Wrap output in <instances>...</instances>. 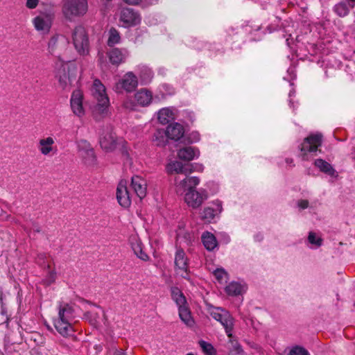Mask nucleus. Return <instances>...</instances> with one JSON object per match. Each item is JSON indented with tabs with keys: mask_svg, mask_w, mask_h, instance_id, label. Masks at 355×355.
I'll use <instances>...</instances> for the list:
<instances>
[{
	"mask_svg": "<svg viewBox=\"0 0 355 355\" xmlns=\"http://www.w3.org/2000/svg\"><path fill=\"white\" fill-rule=\"evenodd\" d=\"M224 236H225V238H224L225 239V242L226 243H228L230 241V236L227 234H225Z\"/></svg>",
	"mask_w": 355,
	"mask_h": 355,
	"instance_id": "55",
	"label": "nucleus"
},
{
	"mask_svg": "<svg viewBox=\"0 0 355 355\" xmlns=\"http://www.w3.org/2000/svg\"><path fill=\"white\" fill-rule=\"evenodd\" d=\"M168 173H182L187 175V164H183L179 161H172L169 162L166 167Z\"/></svg>",
	"mask_w": 355,
	"mask_h": 355,
	"instance_id": "32",
	"label": "nucleus"
},
{
	"mask_svg": "<svg viewBox=\"0 0 355 355\" xmlns=\"http://www.w3.org/2000/svg\"><path fill=\"white\" fill-rule=\"evenodd\" d=\"M92 93L96 100L94 112L102 115L107 114L110 106V99L106 94L105 87L99 80H94Z\"/></svg>",
	"mask_w": 355,
	"mask_h": 355,
	"instance_id": "5",
	"label": "nucleus"
},
{
	"mask_svg": "<svg viewBox=\"0 0 355 355\" xmlns=\"http://www.w3.org/2000/svg\"><path fill=\"white\" fill-rule=\"evenodd\" d=\"M350 8L349 3L347 5L345 3H340L334 6V11L340 17H345L349 13Z\"/></svg>",
	"mask_w": 355,
	"mask_h": 355,
	"instance_id": "36",
	"label": "nucleus"
},
{
	"mask_svg": "<svg viewBox=\"0 0 355 355\" xmlns=\"http://www.w3.org/2000/svg\"><path fill=\"white\" fill-rule=\"evenodd\" d=\"M216 190L212 193V194H214L218 192V188L217 185H216Z\"/></svg>",
	"mask_w": 355,
	"mask_h": 355,
	"instance_id": "56",
	"label": "nucleus"
},
{
	"mask_svg": "<svg viewBox=\"0 0 355 355\" xmlns=\"http://www.w3.org/2000/svg\"><path fill=\"white\" fill-rule=\"evenodd\" d=\"M119 20L123 28H130L139 25L141 17L139 13L132 8H125L119 13Z\"/></svg>",
	"mask_w": 355,
	"mask_h": 355,
	"instance_id": "15",
	"label": "nucleus"
},
{
	"mask_svg": "<svg viewBox=\"0 0 355 355\" xmlns=\"http://www.w3.org/2000/svg\"><path fill=\"white\" fill-rule=\"evenodd\" d=\"M178 157L184 161H191L200 156V151L197 148L187 146L178 150Z\"/></svg>",
	"mask_w": 355,
	"mask_h": 355,
	"instance_id": "28",
	"label": "nucleus"
},
{
	"mask_svg": "<svg viewBox=\"0 0 355 355\" xmlns=\"http://www.w3.org/2000/svg\"><path fill=\"white\" fill-rule=\"evenodd\" d=\"M225 291L229 296H239L242 295L245 290H225Z\"/></svg>",
	"mask_w": 355,
	"mask_h": 355,
	"instance_id": "48",
	"label": "nucleus"
},
{
	"mask_svg": "<svg viewBox=\"0 0 355 355\" xmlns=\"http://www.w3.org/2000/svg\"><path fill=\"white\" fill-rule=\"evenodd\" d=\"M124 141L122 139H118L114 133L107 132L103 135L100 138V144L103 149L106 151L114 150L117 145H123Z\"/></svg>",
	"mask_w": 355,
	"mask_h": 355,
	"instance_id": "20",
	"label": "nucleus"
},
{
	"mask_svg": "<svg viewBox=\"0 0 355 355\" xmlns=\"http://www.w3.org/2000/svg\"><path fill=\"white\" fill-rule=\"evenodd\" d=\"M322 144V135L319 133L310 135L299 146V157L302 160L309 161L317 155L318 148Z\"/></svg>",
	"mask_w": 355,
	"mask_h": 355,
	"instance_id": "4",
	"label": "nucleus"
},
{
	"mask_svg": "<svg viewBox=\"0 0 355 355\" xmlns=\"http://www.w3.org/2000/svg\"><path fill=\"white\" fill-rule=\"evenodd\" d=\"M295 91L294 89H292L290 92H289V94H288V97H289V105H290V107H293L294 108V103L292 101V97L295 96Z\"/></svg>",
	"mask_w": 355,
	"mask_h": 355,
	"instance_id": "50",
	"label": "nucleus"
},
{
	"mask_svg": "<svg viewBox=\"0 0 355 355\" xmlns=\"http://www.w3.org/2000/svg\"><path fill=\"white\" fill-rule=\"evenodd\" d=\"M309 246L311 249H316L320 247L322 244V238L316 233L311 232L308 236Z\"/></svg>",
	"mask_w": 355,
	"mask_h": 355,
	"instance_id": "34",
	"label": "nucleus"
},
{
	"mask_svg": "<svg viewBox=\"0 0 355 355\" xmlns=\"http://www.w3.org/2000/svg\"><path fill=\"white\" fill-rule=\"evenodd\" d=\"M37 148L40 154L44 157H51L56 155L58 148L55 144V137L50 135L40 138L38 140Z\"/></svg>",
	"mask_w": 355,
	"mask_h": 355,
	"instance_id": "16",
	"label": "nucleus"
},
{
	"mask_svg": "<svg viewBox=\"0 0 355 355\" xmlns=\"http://www.w3.org/2000/svg\"><path fill=\"white\" fill-rule=\"evenodd\" d=\"M199 345L205 355H216V352L211 343L205 340H200Z\"/></svg>",
	"mask_w": 355,
	"mask_h": 355,
	"instance_id": "39",
	"label": "nucleus"
},
{
	"mask_svg": "<svg viewBox=\"0 0 355 355\" xmlns=\"http://www.w3.org/2000/svg\"><path fill=\"white\" fill-rule=\"evenodd\" d=\"M157 119L162 125H166L173 121L175 116V109L173 107H164L157 113Z\"/></svg>",
	"mask_w": 355,
	"mask_h": 355,
	"instance_id": "29",
	"label": "nucleus"
},
{
	"mask_svg": "<svg viewBox=\"0 0 355 355\" xmlns=\"http://www.w3.org/2000/svg\"><path fill=\"white\" fill-rule=\"evenodd\" d=\"M287 72H288V75L290 76L291 79H295L296 78L295 69L293 67L288 68Z\"/></svg>",
	"mask_w": 355,
	"mask_h": 355,
	"instance_id": "51",
	"label": "nucleus"
},
{
	"mask_svg": "<svg viewBox=\"0 0 355 355\" xmlns=\"http://www.w3.org/2000/svg\"><path fill=\"white\" fill-rule=\"evenodd\" d=\"M135 70L138 74L139 84L146 85L152 81L153 71L150 67L145 64H139L135 67Z\"/></svg>",
	"mask_w": 355,
	"mask_h": 355,
	"instance_id": "24",
	"label": "nucleus"
},
{
	"mask_svg": "<svg viewBox=\"0 0 355 355\" xmlns=\"http://www.w3.org/2000/svg\"><path fill=\"white\" fill-rule=\"evenodd\" d=\"M153 101L152 92L146 88H141L135 93L133 98L127 97L123 102V107L130 111H136L139 107H148Z\"/></svg>",
	"mask_w": 355,
	"mask_h": 355,
	"instance_id": "3",
	"label": "nucleus"
},
{
	"mask_svg": "<svg viewBox=\"0 0 355 355\" xmlns=\"http://www.w3.org/2000/svg\"><path fill=\"white\" fill-rule=\"evenodd\" d=\"M187 355H194V354H192V353H189V354H187Z\"/></svg>",
	"mask_w": 355,
	"mask_h": 355,
	"instance_id": "58",
	"label": "nucleus"
},
{
	"mask_svg": "<svg viewBox=\"0 0 355 355\" xmlns=\"http://www.w3.org/2000/svg\"><path fill=\"white\" fill-rule=\"evenodd\" d=\"M315 166L322 173L331 176L337 177V173L334 167L327 162L322 159H317L314 162Z\"/></svg>",
	"mask_w": 355,
	"mask_h": 355,
	"instance_id": "31",
	"label": "nucleus"
},
{
	"mask_svg": "<svg viewBox=\"0 0 355 355\" xmlns=\"http://www.w3.org/2000/svg\"><path fill=\"white\" fill-rule=\"evenodd\" d=\"M350 8H354L355 5V0H348Z\"/></svg>",
	"mask_w": 355,
	"mask_h": 355,
	"instance_id": "54",
	"label": "nucleus"
},
{
	"mask_svg": "<svg viewBox=\"0 0 355 355\" xmlns=\"http://www.w3.org/2000/svg\"><path fill=\"white\" fill-rule=\"evenodd\" d=\"M201 240L203 245L208 251L211 252L218 248V241L212 233L208 231L204 232L202 234Z\"/></svg>",
	"mask_w": 355,
	"mask_h": 355,
	"instance_id": "30",
	"label": "nucleus"
},
{
	"mask_svg": "<svg viewBox=\"0 0 355 355\" xmlns=\"http://www.w3.org/2000/svg\"><path fill=\"white\" fill-rule=\"evenodd\" d=\"M67 44L65 37L56 35L50 38L47 47L49 53L58 58L54 67L55 76L60 87L64 89L72 84L76 77L78 69L73 62L64 61L60 58L61 53L65 50Z\"/></svg>",
	"mask_w": 355,
	"mask_h": 355,
	"instance_id": "1",
	"label": "nucleus"
},
{
	"mask_svg": "<svg viewBox=\"0 0 355 355\" xmlns=\"http://www.w3.org/2000/svg\"><path fill=\"white\" fill-rule=\"evenodd\" d=\"M129 55V51L125 48H114L108 52L110 62L117 66L124 63Z\"/></svg>",
	"mask_w": 355,
	"mask_h": 355,
	"instance_id": "21",
	"label": "nucleus"
},
{
	"mask_svg": "<svg viewBox=\"0 0 355 355\" xmlns=\"http://www.w3.org/2000/svg\"><path fill=\"white\" fill-rule=\"evenodd\" d=\"M171 296L172 299L178 307V313L180 320L187 327H193L195 321L191 316V313L186 297L181 292V290H172Z\"/></svg>",
	"mask_w": 355,
	"mask_h": 355,
	"instance_id": "6",
	"label": "nucleus"
},
{
	"mask_svg": "<svg viewBox=\"0 0 355 355\" xmlns=\"http://www.w3.org/2000/svg\"><path fill=\"white\" fill-rule=\"evenodd\" d=\"M159 94L156 95V97L165 98L167 95H171L174 93L173 89L168 85L164 84L159 87Z\"/></svg>",
	"mask_w": 355,
	"mask_h": 355,
	"instance_id": "37",
	"label": "nucleus"
},
{
	"mask_svg": "<svg viewBox=\"0 0 355 355\" xmlns=\"http://www.w3.org/2000/svg\"><path fill=\"white\" fill-rule=\"evenodd\" d=\"M200 182L198 177L191 176L187 177L182 180H179L178 178L175 179V190L178 195H185L188 190L193 189L198 186Z\"/></svg>",
	"mask_w": 355,
	"mask_h": 355,
	"instance_id": "17",
	"label": "nucleus"
},
{
	"mask_svg": "<svg viewBox=\"0 0 355 355\" xmlns=\"http://www.w3.org/2000/svg\"><path fill=\"white\" fill-rule=\"evenodd\" d=\"M166 130L159 129L154 134L153 140L157 142V145H164L166 141Z\"/></svg>",
	"mask_w": 355,
	"mask_h": 355,
	"instance_id": "38",
	"label": "nucleus"
},
{
	"mask_svg": "<svg viewBox=\"0 0 355 355\" xmlns=\"http://www.w3.org/2000/svg\"><path fill=\"white\" fill-rule=\"evenodd\" d=\"M121 41L120 33L115 28H111L108 31L107 45L113 46L118 44Z\"/></svg>",
	"mask_w": 355,
	"mask_h": 355,
	"instance_id": "33",
	"label": "nucleus"
},
{
	"mask_svg": "<svg viewBox=\"0 0 355 355\" xmlns=\"http://www.w3.org/2000/svg\"><path fill=\"white\" fill-rule=\"evenodd\" d=\"M53 19V13L47 11H40L38 15L32 19V23L37 32L42 35H46L51 31Z\"/></svg>",
	"mask_w": 355,
	"mask_h": 355,
	"instance_id": "11",
	"label": "nucleus"
},
{
	"mask_svg": "<svg viewBox=\"0 0 355 355\" xmlns=\"http://www.w3.org/2000/svg\"><path fill=\"white\" fill-rule=\"evenodd\" d=\"M262 3H266V0H259Z\"/></svg>",
	"mask_w": 355,
	"mask_h": 355,
	"instance_id": "57",
	"label": "nucleus"
},
{
	"mask_svg": "<svg viewBox=\"0 0 355 355\" xmlns=\"http://www.w3.org/2000/svg\"><path fill=\"white\" fill-rule=\"evenodd\" d=\"M46 258V254H39L36 258V262L40 266L44 267L46 266V277L43 279L44 285L45 286H49L51 283L54 282L56 277V273L53 270H50L49 263H46L45 259Z\"/></svg>",
	"mask_w": 355,
	"mask_h": 355,
	"instance_id": "25",
	"label": "nucleus"
},
{
	"mask_svg": "<svg viewBox=\"0 0 355 355\" xmlns=\"http://www.w3.org/2000/svg\"><path fill=\"white\" fill-rule=\"evenodd\" d=\"M182 114L184 118L189 122L192 123L195 120V114L191 111L184 110Z\"/></svg>",
	"mask_w": 355,
	"mask_h": 355,
	"instance_id": "46",
	"label": "nucleus"
},
{
	"mask_svg": "<svg viewBox=\"0 0 355 355\" xmlns=\"http://www.w3.org/2000/svg\"><path fill=\"white\" fill-rule=\"evenodd\" d=\"M200 139V134L198 132H192L190 133L188 140L190 143H196L199 141Z\"/></svg>",
	"mask_w": 355,
	"mask_h": 355,
	"instance_id": "45",
	"label": "nucleus"
},
{
	"mask_svg": "<svg viewBox=\"0 0 355 355\" xmlns=\"http://www.w3.org/2000/svg\"><path fill=\"white\" fill-rule=\"evenodd\" d=\"M223 202L219 199L212 200L200 213L201 219L209 223L218 220L223 211Z\"/></svg>",
	"mask_w": 355,
	"mask_h": 355,
	"instance_id": "12",
	"label": "nucleus"
},
{
	"mask_svg": "<svg viewBox=\"0 0 355 355\" xmlns=\"http://www.w3.org/2000/svg\"><path fill=\"white\" fill-rule=\"evenodd\" d=\"M247 285L243 279H237L236 280H234L231 282L228 286L225 288H243L246 287Z\"/></svg>",
	"mask_w": 355,
	"mask_h": 355,
	"instance_id": "43",
	"label": "nucleus"
},
{
	"mask_svg": "<svg viewBox=\"0 0 355 355\" xmlns=\"http://www.w3.org/2000/svg\"><path fill=\"white\" fill-rule=\"evenodd\" d=\"M76 145L79 157L84 164L87 166L96 164V155L89 142L85 139H80L77 141Z\"/></svg>",
	"mask_w": 355,
	"mask_h": 355,
	"instance_id": "14",
	"label": "nucleus"
},
{
	"mask_svg": "<svg viewBox=\"0 0 355 355\" xmlns=\"http://www.w3.org/2000/svg\"><path fill=\"white\" fill-rule=\"evenodd\" d=\"M285 163L286 166H292L293 165V160L291 158H286L285 159Z\"/></svg>",
	"mask_w": 355,
	"mask_h": 355,
	"instance_id": "52",
	"label": "nucleus"
},
{
	"mask_svg": "<svg viewBox=\"0 0 355 355\" xmlns=\"http://www.w3.org/2000/svg\"><path fill=\"white\" fill-rule=\"evenodd\" d=\"M309 201L304 199H300L297 201V207L299 210H303L309 207Z\"/></svg>",
	"mask_w": 355,
	"mask_h": 355,
	"instance_id": "47",
	"label": "nucleus"
},
{
	"mask_svg": "<svg viewBox=\"0 0 355 355\" xmlns=\"http://www.w3.org/2000/svg\"><path fill=\"white\" fill-rule=\"evenodd\" d=\"M74 318V310L67 303H60L58 307V317L54 320V326L60 334L68 336L73 334L72 322Z\"/></svg>",
	"mask_w": 355,
	"mask_h": 355,
	"instance_id": "2",
	"label": "nucleus"
},
{
	"mask_svg": "<svg viewBox=\"0 0 355 355\" xmlns=\"http://www.w3.org/2000/svg\"><path fill=\"white\" fill-rule=\"evenodd\" d=\"M87 8V0H62L63 15L69 20L84 15Z\"/></svg>",
	"mask_w": 355,
	"mask_h": 355,
	"instance_id": "8",
	"label": "nucleus"
},
{
	"mask_svg": "<svg viewBox=\"0 0 355 355\" xmlns=\"http://www.w3.org/2000/svg\"><path fill=\"white\" fill-rule=\"evenodd\" d=\"M184 128L179 123H173L169 124L166 129V135L167 138L178 141L183 137Z\"/></svg>",
	"mask_w": 355,
	"mask_h": 355,
	"instance_id": "27",
	"label": "nucleus"
},
{
	"mask_svg": "<svg viewBox=\"0 0 355 355\" xmlns=\"http://www.w3.org/2000/svg\"><path fill=\"white\" fill-rule=\"evenodd\" d=\"M123 1L130 5L141 3L143 7H146L157 3L158 0H123Z\"/></svg>",
	"mask_w": 355,
	"mask_h": 355,
	"instance_id": "42",
	"label": "nucleus"
},
{
	"mask_svg": "<svg viewBox=\"0 0 355 355\" xmlns=\"http://www.w3.org/2000/svg\"><path fill=\"white\" fill-rule=\"evenodd\" d=\"M207 312L210 315L220 324L225 328L227 336L232 338V330L234 327V319L230 313L221 307H215L211 304H207Z\"/></svg>",
	"mask_w": 355,
	"mask_h": 355,
	"instance_id": "7",
	"label": "nucleus"
},
{
	"mask_svg": "<svg viewBox=\"0 0 355 355\" xmlns=\"http://www.w3.org/2000/svg\"><path fill=\"white\" fill-rule=\"evenodd\" d=\"M70 106L73 114L78 117L81 118L85 115L83 93L81 90L76 89L72 92L70 99Z\"/></svg>",
	"mask_w": 355,
	"mask_h": 355,
	"instance_id": "19",
	"label": "nucleus"
},
{
	"mask_svg": "<svg viewBox=\"0 0 355 355\" xmlns=\"http://www.w3.org/2000/svg\"><path fill=\"white\" fill-rule=\"evenodd\" d=\"M207 198V192L202 188L198 190H196L195 188L188 190L184 197L185 203L193 209L199 208Z\"/></svg>",
	"mask_w": 355,
	"mask_h": 355,
	"instance_id": "13",
	"label": "nucleus"
},
{
	"mask_svg": "<svg viewBox=\"0 0 355 355\" xmlns=\"http://www.w3.org/2000/svg\"><path fill=\"white\" fill-rule=\"evenodd\" d=\"M73 43L80 55H85L89 51V42L87 33L82 26H76L72 35Z\"/></svg>",
	"mask_w": 355,
	"mask_h": 355,
	"instance_id": "9",
	"label": "nucleus"
},
{
	"mask_svg": "<svg viewBox=\"0 0 355 355\" xmlns=\"http://www.w3.org/2000/svg\"><path fill=\"white\" fill-rule=\"evenodd\" d=\"M216 280L220 284L226 283L228 279L227 272L223 268H217L213 272Z\"/></svg>",
	"mask_w": 355,
	"mask_h": 355,
	"instance_id": "35",
	"label": "nucleus"
},
{
	"mask_svg": "<svg viewBox=\"0 0 355 355\" xmlns=\"http://www.w3.org/2000/svg\"><path fill=\"white\" fill-rule=\"evenodd\" d=\"M113 355H126L122 349H116Z\"/></svg>",
	"mask_w": 355,
	"mask_h": 355,
	"instance_id": "53",
	"label": "nucleus"
},
{
	"mask_svg": "<svg viewBox=\"0 0 355 355\" xmlns=\"http://www.w3.org/2000/svg\"><path fill=\"white\" fill-rule=\"evenodd\" d=\"M129 241L135 254L141 260L147 261L148 256L143 250V245L139 236L136 234L131 235Z\"/></svg>",
	"mask_w": 355,
	"mask_h": 355,
	"instance_id": "26",
	"label": "nucleus"
},
{
	"mask_svg": "<svg viewBox=\"0 0 355 355\" xmlns=\"http://www.w3.org/2000/svg\"><path fill=\"white\" fill-rule=\"evenodd\" d=\"M289 355H309V353L305 348L297 345L291 349Z\"/></svg>",
	"mask_w": 355,
	"mask_h": 355,
	"instance_id": "44",
	"label": "nucleus"
},
{
	"mask_svg": "<svg viewBox=\"0 0 355 355\" xmlns=\"http://www.w3.org/2000/svg\"><path fill=\"white\" fill-rule=\"evenodd\" d=\"M230 343L232 345V348L230 349V353L232 355H244V352L242 349L241 345L238 343L236 340H230Z\"/></svg>",
	"mask_w": 355,
	"mask_h": 355,
	"instance_id": "40",
	"label": "nucleus"
},
{
	"mask_svg": "<svg viewBox=\"0 0 355 355\" xmlns=\"http://www.w3.org/2000/svg\"><path fill=\"white\" fill-rule=\"evenodd\" d=\"M187 175L193 172H202L204 171V166L200 163L187 164Z\"/></svg>",
	"mask_w": 355,
	"mask_h": 355,
	"instance_id": "41",
	"label": "nucleus"
},
{
	"mask_svg": "<svg viewBox=\"0 0 355 355\" xmlns=\"http://www.w3.org/2000/svg\"><path fill=\"white\" fill-rule=\"evenodd\" d=\"M116 198L118 202L123 207L127 208L130 205V196L125 181H121L119 183L116 189Z\"/></svg>",
	"mask_w": 355,
	"mask_h": 355,
	"instance_id": "22",
	"label": "nucleus"
},
{
	"mask_svg": "<svg viewBox=\"0 0 355 355\" xmlns=\"http://www.w3.org/2000/svg\"><path fill=\"white\" fill-rule=\"evenodd\" d=\"M131 187L139 199L141 200L146 196L147 182L142 177L139 175L133 176L132 178Z\"/></svg>",
	"mask_w": 355,
	"mask_h": 355,
	"instance_id": "23",
	"label": "nucleus"
},
{
	"mask_svg": "<svg viewBox=\"0 0 355 355\" xmlns=\"http://www.w3.org/2000/svg\"><path fill=\"white\" fill-rule=\"evenodd\" d=\"M40 0H26V6L29 9L35 8L39 4Z\"/></svg>",
	"mask_w": 355,
	"mask_h": 355,
	"instance_id": "49",
	"label": "nucleus"
},
{
	"mask_svg": "<svg viewBox=\"0 0 355 355\" xmlns=\"http://www.w3.org/2000/svg\"><path fill=\"white\" fill-rule=\"evenodd\" d=\"M138 85L137 76L132 71H128L115 84L114 90L117 94H122L123 92L131 93L137 89Z\"/></svg>",
	"mask_w": 355,
	"mask_h": 355,
	"instance_id": "10",
	"label": "nucleus"
},
{
	"mask_svg": "<svg viewBox=\"0 0 355 355\" xmlns=\"http://www.w3.org/2000/svg\"><path fill=\"white\" fill-rule=\"evenodd\" d=\"M174 263L176 274L185 278L188 275L189 259L182 249H177Z\"/></svg>",
	"mask_w": 355,
	"mask_h": 355,
	"instance_id": "18",
	"label": "nucleus"
}]
</instances>
